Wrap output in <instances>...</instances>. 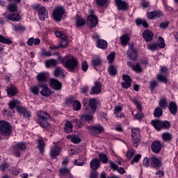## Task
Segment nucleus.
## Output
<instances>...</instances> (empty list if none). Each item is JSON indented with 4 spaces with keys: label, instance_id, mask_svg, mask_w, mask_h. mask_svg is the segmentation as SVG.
I'll return each instance as SVG.
<instances>
[{
    "label": "nucleus",
    "instance_id": "nucleus-1",
    "mask_svg": "<svg viewBox=\"0 0 178 178\" xmlns=\"http://www.w3.org/2000/svg\"><path fill=\"white\" fill-rule=\"evenodd\" d=\"M62 63L69 72H74L79 67V60L73 56L63 58Z\"/></svg>",
    "mask_w": 178,
    "mask_h": 178
},
{
    "label": "nucleus",
    "instance_id": "nucleus-2",
    "mask_svg": "<svg viewBox=\"0 0 178 178\" xmlns=\"http://www.w3.org/2000/svg\"><path fill=\"white\" fill-rule=\"evenodd\" d=\"M82 104L84 106L86 112H88V108H90L92 112H95V111H97V99H95V98H84Z\"/></svg>",
    "mask_w": 178,
    "mask_h": 178
},
{
    "label": "nucleus",
    "instance_id": "nucleus-3",
    "mask_svg": "<svg viewBox=\"0 0 178 178\" xmlns=\"http://www.w3.org/2000/svg\"><path fill=\"white\" fill-rule=\"evenodd\" d=\"M152 124L158 131L161 129H170V122L168 121H161L159 120H152Z\"/></svg>",
    "mask_w": 178,
    "mask_h": 178
},
{
    "label": "nucleus",
    "instance_id": "nucleus-4",
    "mask_svg": "<svg viewBox=\"0 0 178 178\" xmlns=\"http://www.w3.org/2000/svg\"><path fill=\"white\" fill-rule=\"evenodd\" d=\"M131 133L133 145L134 147H138L140 144V140H141V136L140 135V129L132 128Z\"/></svg>",
    "mask_w": 178,
    "mask_h": 178
},
{
    "label": "nucleus",
    "instance_id": "nucleus-5",
    "mask_svg": "<svg viewBox=\"0 0 178 178\" xmlns=\"http://www.w3.org/2000/svg\"><path fill=\"white\" fill-rule=\"evenodd\" d=\"M10 124L5 120L0 121V131L3 136H9L10 134Z\"/></svg>",
    "mask_w": 178,
    "mask_h": 178
},
{
    "label": "nucleus",
    "instance_id": "nucleus-6",
    "mask_svg": "<svg viewBox=\"0 0 178 178\" xmlns=\"http://www.w3.org/2000/svg\"><path fill=\"white\" fill-rule=\"evenodd\" d=\"M150 167L153 169H161L162 168V161L159 159L156 156H152L149 158Z\"/></svg>",
    "mask_w": 178,
    "mask_h": 178
},
{
    "label": "nucleus",
    "instance_id": "nucleus-7",
    "mask_svg": "<svg viewBox=\"0 0 178 178\" xmlns=\"http://www.w3.org/2000/svg\"><path fill=\"white\" fill-rule=\"evenodd\" d=\"M56 37L60 38V47L66 48L67 45H69V42H67V36L66 35L62 33V32L57 31L55 33Z\"/></svg>",
    "mask_w": 178,
    "mask_h": 178
},
{
    "label": "nucleus",
    "instance_id": "nucleus-8",
    "mask_svg": "<svg viewBox=\"0 0 178 178\" xmlns=\"http://www.w3.org/2000/svg\"><path fill=\"white\" fill-rule=\"evenodd\" d=\"M63 15H65V10L62 7H57L53 10V18L56 22H60Z\"/></svg>",
    "mask_w": 178,
    "mask_h": 178
},
{
    "label": "nucleus",
    "instance_id": "nucleus-9",
    "mask_svg": "<svg viewBox=\"0 0 178 178\" xmlns=\"http://www.w3.org/2000/svg\"><path fill=\"white\" fill-rule=\"evenodd\" d=\"M127 56L131 59V60H137V56H138V53L137 49L134 48V44H131L129 45V48L127 51Z\"/></svg>",
    "mask_w": 178,
    "mask_h": 178
},
{
    "label": "nucleus",
    "instance_id": "nucleus-10",
    "mask_svg": "<svg viewBox=\"0 0 178 178\" xmlns=\"http://www.w3.org/2000/svg\"><path fill=\"white\" fill-rule=\"evenodd\" d=\"M165 48V40H163V38L162 37H159V44H157L156 43H152L150 44L147 45L148 49L149 51H155L156 48Z\"/></svg>",
    "mask_w": 178,
    "mask_h": 178
},
{
    "label": "nucleus",
    "instance_id": "nucleus-11",
    "mask_svg": "<svg viewBox=\"0 0 178 178\" xmlns=\"http://www.w3.org/2000/svg\"><path fill=\"white\" fill-rule=\"evenodd\" d=\"M166 76H168V68L166 67H162L160 69V74H157V80L162 83H168Z\"/></svg>",
    "mask_w": 178,
    "mask_h": 178
},
{
    "label": "nucleus",
    "instance_id": "nucleus-12",
    "mask_svg": "<svg viewBox=\"0 0 178 178\" xmlns=\"http://www.w3.org/2000/svg\"><path fill=\"white\" fill-rule=\"evenodd\" d=\"M35 9L38 10V15H39V19L42 22H44L47 17H48V11H47V8L45 7H40V6H36Z\"/></svg>",
    "mask_w": 178,
    "mask_h": 178
},
{
    "label": "nucleus",
    "instance_id": "nucleus-13",
    "mask_svg": "<svg viewBox=\"0 0 178 178\" xmlns=\"http://www.w3.org/2000/svg\"><path fill=\"white\" fill-rule=\"evenodd\" d=\"M86 129L90 134H99L100 133H102V131L104 130V127L99 124L93 127L89 126L87 127Z\"/></svg>",
    "mask_w": 178,
    "mask_h": 178
},
{
    "label": "nucleus",
    "instance_id": "nucleus-14",
    "mask_svg": "<svg viewBox=\"0 0 178 178\" xmlns=\"http://www.w3.org/2000/svg\"><path fill=\"white\" fill-rule=\"evenodd\" d=\"M66 103L67 105H72L74 111H80L81 109V103L73 98L67 99Z\"/></svg>",
    "mask_w": 178,
    "mask_h": 178
},
{
    "label": "nucleus",
    "instance_id": "nucleus-15",
    "mask_svg": "<svg viewBox=\"0 0 178 178\" xmlns=\"http://www.w3.org/2000/svg\"><path fill=\"white\" fill-rule=\"evenodd\" d=\"M87 20L89 29H92V27H95L98 24V18L95 15H89Z\"/></svg>",
    "mask_w": 178,
    "mask_h": 178
},
{
    "label": "nucleus",
    "instance_id": "nucleus-16",
    "mask_svg": "<svg viewBox=\"0 0 178 178\" xmlns=\"http://www.w3.org/2000/svg\"><path fill=\"white\" fill-rule=\"evenodd\" d=\"M123 82L121 83L122 88H130L131 87V78L127 74L122 75Z\"/></svg>",
    "mask_w": 178,
    "mask_h": 178
},
{
    "label": "nucleus",
    "instance_id": "nucleus-17",
    "mask_svg": "<svg viewBox=\"0 0 178 178\" xmlns=\"http://www.w3.org/2000/svg\"><path fill=\"white\" fill-rule=\"evenodd\" d=\"M39 88H42V90L40 91L41 95L43 97H49L51 94H52V91L49 90V88H48V85L43 84L41 85V83H39Z\"/></svg>",
    "mask_w": 178,
    "mask_h": 178
},
{
    "label": "nucleus",
    "instance_id": "nucleus-18",
    "mask_svg": "<svg viewBox=\"0 0 178 178\" xmlns=\"http://www.w3.org/2000/svg\"><path fill=\"white\" fill-rule=\"evenodd\" d=\"M102 85L99 82H95V86L91 88L90 95H98L101 92Z\"/></svg>",
    "mask_w": 178,
    "mask_h": 178
},
{
    "label": "nucleus",
    "instance_id": "nucleus-19",
    "mask_svg": "<svg viewBox=\"0 0 178 178\" xmlns=\"http://www.w3.org/2000/svg\"><path fill=\"white\" fill-rule=\"evenodd\" d=\"M36 79L38 81V87L40 86V84L41 85L47 84V74H45V72L39 73L37 75Z\"/></svg>",
    "mask_w": 178,
    "mask_h": 178
},
{
    "label": "nucleus",
    "instance_id": "nucleus-20",
    "mask_svg": "<svg viewBox=\"0 0 178 178\" xmlns=\"http://www.w3.org/2000/svg\"><path fill=\"white\" fill-rule=\"evenodd\" d=\"M50 87L54 88V90H59L62 88V83H60L58 79H50Z\"/></svg>",
    "mask_w": 178,
    "mask_h": 178
},
{
    "label": "nucleus",
    "instance_id": "nucleus-21",
    "mask_svg": "<svg viewBox=\"0 0 178 178\" xmlns=\"http://www.w3.org/2000/svg\"><path fill=\"white\" fill-rule=\"evenodd\" d=\"M16 108L17 112L19 113L20 115H22L24 118L29 119V118L31 117V113L27 111V108L22 106H17Z\"/></svg>",
    "mask_w": 178,
    "mask_h": 178
},
{
    "label": "nucleus",
    "instance_id": "nucleus-22",
    "mask_svg": "<svg viewBox=\"0 0 178 178\" xmlns=\"http://www.w3.org/2000/svg\"><path fill=\"white\" fill-rule=\"evenodd\" d=\"M162 149V144L159 140H156L152 144V150L155 154H158L159 151Z\"/></svg>",
    "mask_w": 178,
    "mask_h": 178
},
{
    "label": "nucleus",
    "instance_id": "nucleus-23",
    "mask_svg": "<svg viewBox=\"0 0 178 178\" xmlns=\"http://www.w3.org/2000/svg\"><path fill=\"white\" fill-rule=\"evenodd\" d=\"M115 4L118 6V10H126L127 9V3L122 0H115Z\"/></svg>",
    "mask_w": 178,
    "mask_h": 178
},
{
    "label": "nucleus",
    "instance_id": "nucleus-24",
    "mask_svg": "<svg viewBox=\"0 0 178 178\" xmlns=\"http://www.w3.org/2000/svg\"><path fill=\"white\" fill-rule=\"evenodd\" d=\"M161 16H163V14L161 11H152L147 13V17L150 19H158V17H161Z\"/></svg>",
    "mask_w": 178,
    "mask_h": 178
},
{
    "label": "nucleus",
    "instance_id": "nucleus-25",
    "mask_svg": "<svg viewBox=\"0 0 178 178\" xmlns=\"http://www.w3.org/2000/svg\"><path fill=\"white\" fill-rule=\"evenodd\" d=\"M59 154H60V147L58 146H54L51 148L50 156L51 158H56V156H59Z\"/></svg>",
    "mask_w": 178,
    "mask_h": 178
},
{
    "label": "nucleus",
    "instance_id": "nucleus-26",
    "mask_svg": "<svg viewBox=\"0 0 178 178\" xmlns=\"http://www.w3.org/2000/svg\"><path fill=\"white\" fill-rule=\"evenodd\" d=\"M7 19L8 20H11V22H20L22 19V15H19V13H13L8 15Z\"/></svg>",
    "mask_w": 178,
    "mask_h": 178
},
{
    "label": "nucleus",
    "instance_id": "nucleus-27",
    "mask_svg": "<svg viewBox=\"0 0 178 178\" xmlns=\"http://www.w3.org/2000/svg\"><path fill=\"white\" fill-rule=\"evenodd\" d=\"M143 35L145 41H152L154 33H152V31L147 29L143 32Z\"/></svg>",
    "mask_w": 178,
    "mask_h": 178
},
{
    "label": "nucleus",
    "instance_id": "nucleus-28",
    "mask_svg": "<svg viewBox=\"0 0 178 178\" xmlns=\"http://www.w3.org/2000/svg\"><path fill=\"white\" fill-rule=\"evenodd\" d=\"M72 123H73V122H72V120H71V122L70 121L65 122L64 131L67 134H69L72 133V131H73V124H72Z\"/></svg>",
    "mask_w": 178,
    "mask_h": 178
},
{
    "label": "nucleus",
    "instance_id": "nucleus-29",
    "mask_svg": "<svg viewBox=\"0 0 178 178\" xmlns=\"http://www.w3.org/2000/svg\"><path fill=\"white\" fill-rule=\"evenodd\" d=\"M101 166V161L98 159H93L90 162V168L92 170H97Z\"/></svg>",
    "mask_w": 178,
    "mask_h": 178
},
{
    "label": "nucleus",
    "instance_id": "nucleus-30",
    "mask_svg": "<svg viewBox=\"0 0 178 178\" xmlns=\"http://www.w3.org/2000/svg\"><path fill=\"white\" fill-rule=\"evenodd\" d=\"M6 91L8 95H16L17 94V89L15 85H11L6 88Z\"/></svg>",
    "mask_w": 178,
    "mask_h": 178
},
{
    "label": "nucleus",
    "instance_id": "nucleus-31",
    "mask_svg": "<svg viewBox=\"0 0 178 178\" xmlns=\"http://www.w3.org/2000/svg\"><path fill=\"white\" fill-rule=\"evenodd\" d=\"M55 77H65V70L61 67H57L54 72Z\"/></svg>",
    "mask_w": 178,
    "mask_h": 178
},
{
    "label": "nucleus",
    "instance_id": "nucleus-32",
    "mask_svg": "<svg viewBox=\"0 0 178 178\" xmlns=\"http://www.w3.org/2000/svg\"><path fill=\"white\" fill-rule=\"evenodd\" d=\"M40 42H41V40H40V38H31L28 40L27 44L29 47H33V45H39Z\"/></svg>",
    "mask_w": 178,
    "mask_h": 178
},
{
    "label": "nucleus",
    "instance_id": "nucleus-33",
    "mask_svg": "<svg viewBox=\"0 0 178 178\" xmlns=\"http://www.w3.org/2000/svg\"><path fill=\"white\" fill-rule=\"evenodd\" d=\"M76 26V27H83L86 24V21L81 17L76 15L75 17Z\"/></svg>",
    "mask_w": 178,
    "mask_h": 178
},
{
    "label": "nucleus",
    "instance_id": "nucleus-34",
    "mask_svg": "<svg viewBox=\"0 0 178 178\" xmlns=\"http://www.w3.org/2000/svg\"><path fill=\"white\" fill-rule=\"evenodd\" d=\"M169 111L172 115H176L177 113V106L175 102H170Z\"/></svg>",
    "mask_w": 178,
    "mask_h": 178
},
{
    "label": "nucleus",
    "instance_id": "nucleus-35",
    "mask_svg": "<svg viewBox=\"0 0 178 178\" xmlns=\"http://www.w3.org/2000/svg\"><path fill=\"white\" fill-rule=\"evenodd\" d=\"M97 48H101V49H106L108 47V42L106 41L100 39L97 40Z\"/></svg>",
    "mask_w": 178,
    "mask_h": 178
},
{
    "label": "nucleus",
    "instance_id": "nucleus-36",
    "mask_svg": "<svg viewBox=\"0 0 178 178\" xmlns=\"http://www.w3.org/2000/svg\"><path fill=\"white\" fill-rule=\"evenodd\" d=\"M38 148L41 154H44V148H45V142H44V140L39 139L38 140Z\"/></svg>",
    "mask_w": 178,
    "mask_h": 178
},
{
    "label": "nucleus",
    "instance_id": "nucleus-37",
    "mask_svg": "<svg viewBox=\"0 0 178 178\" xmlns=\"http://www.w3.org/2000/svg\"><path fill=\"white\" fill-rule=\"evenodd\" d=\"M37 116L41 119V120H47L49 119V114L44 112V111H39L37 113Z\"/></svg>",
    "mask_w": 178,
    "mask_h": 178
},
{
    "label": "nucleus",
    "instance_id": "nucleus-38",
    "mask_svg": "<svg viewBox=\"0 0 178 178\" xmlns=\"http://www.w3.org/2000/svg\"><path fill=\"white\" fill-rule=\"evenodd\" d=\"M129 41H130V37L129 34H125L120 37L121 45H126Z\"/></svg>",
    "mask_w": 178,
    "mask_h": 178
},
{
    "label": "nucleus",
    "instance_id": "nucleus-39",
    "mask_svg": "<svg viewBox=\"0 0 178 178\" xmlns=\"http://www.w3.org/2000/svg\"><path fill=\"white\" fill-rule=\"evenodd\" d=\"M136 23L137 26H143V27H145V29H147V27H148V23L147 22V21L145 19H136Z\"/></svg>",
    "mask_w": 178,
    "mask_h": 178
},
{
    "label": "nucleus",
    "instance_id": "nucleus-40",
    "mask_svg": "<svg viewBox=\"0 0 178 178\" xmlns=\"http://www.w3.org/2000/svg\"><path fill=\"white\" fill-rule=\"evenodd\" d=\"M0 42H1V44H6L7 45H9L12 44L13 42L10 38L8 37L5 38L3 35H0Z\"/></svg>",
    "mask_w": 178,
    "mask_h": 178
},
{
    "label": "nucleus",
    "instance_id": "nucleus-41",
    "mask_svg": "<svg viewBox=\"0 0 178 178\" xmlns=\"http://www.w3.org/2000/svg\"><path fill=\"white\" fill-rule=\"evenodd\" d=\"M56 60L55 59H51L45 61L46 67H51V66L54 67L56 66Z\"/></svg>",
    "mask_w": 178,
    "mask_h": 178
},
{
    "label": "nucleus",
    "instance_id": "nucleus-42",
    "mask_svg": "<svg viewBox=\"0 0 178 178\" xmlns=\"http://www.w3.org/2000/svg\"><path fill=\"white\" fill-rule=\"evenodd\" d=\"M99 158V161H101V162L102 163H108V156H106V154H104V153H100L99 155H98Z\"/></svg>",
    "mask_w": 178,
    "mask_h": 178
},
{
    "label": "nucleus",
    "instance_id": "nucleus-43",
    "mask_svg": "<svg viewBox=\"0 0 178 178\" xmlns=\"http://www.w3.org/2000/svg\"><path fill=\"white\" fill-rule=\"evenodd\" d=\"M26 148H27V147L26 146V144L24 143H17L15 147V150H17L19 149V151H24V149H26Z\"/></svg>",
    "mask_w": 178,
    "mask_h": 178
},
{
    "label": "nucleus",
    "instance_id": "nucleus-44",
    "mask_svg": "<svg viewBox=\"0 0 178 178\" xmlns=\"http://www.w3.org/2000/svg\"><path fill=\"white\" fill-rule=\"evenodd\" d=\"M172 134L168 132H165L162 134L163 141H172Z\"/></svg>",
    "mask_w": 178,
    "mask_h": 178
},
{
    "label": "nucleus",
    "instance_id": "nucleus-45",
    "mask_svg": "<svg viewBox=\"0 0 178 178\" xmlns=\"http://www.w3.org/2000/svg\"><path fill=\"white\" fill-rule=\"evenodd\" d=\"M102 64V60H101V58H95L91 60V65L92 66H94L95 67L97 66H101Z\"/></svg>",
    "mask_w": 178,
    "mask_h": 178
},
{
    "label": "nucleus",
    "instance_id": "nucleus-46",
    "mask_svg": "<svg viewBox=\"0 0 178 178\" xmlns=\"http://www.w3.org/2000/svg\"><path fill=\"white\" fill-rule=\"evenodd\" d=\"M162 113H163V111L160 107H157L154 109V115L155 118H161Z\"/></svg>",
    "mask_w": 178,
    "mask_h": 178
},
{
    "label": "nucleus",
    "instance_id": "nucleus-47",
    "mask_svg": "<svg viewBox=\"0 0 178 178\" xmlns=\"http://www.w3.org/2000/svg\"><path fill=\"white\" fill-rule=\"evenodd\" d=\"M108 72L111 76H115V74L118 73V70L115 66L111 65L108 67Z\"/></svg>",
    "mask_w": 178,
    "mask_h": 178
},
{
    "label": "nucleus",
    "instance_id": "nucleus-48",
    "mask_svg": "<svg viewBox=\"0 0 178 178\" xmlns=\"http://www.w3.org/2000/svg\"><path fill=\"white\" fill-rule=\"evenodd\" d=\"M58 173H60V176H65V175H69L70 173V170L67 168H62L59 169Z\"/></svg>",
    "mask_w": 178,
    "mask_h": 178
},
{
    "label": "nucleus",
    "instance_id": "nucleus-49",
    "mask_svg": "<svg viewBox=\"0 0 178 178\" xmlns=\"http://www.w3.org/2000/svg\"><path fill=\"white\" fill-rule=\"evenodd\" d=\"M7 9L10 12H17V5L16 3H10L7 6Z\"/></svg>",
    "mask_w": 178,
    "mask_h": 178
},
{
    "label": "nucleus",
    "instance_id": "nucleus-50",
    "mask_svg": "<svg viewBox=\"0 0 178 178\" xmlns=\"http://www.w3.org/2000/svg\"><path fill=\"white\" fill-rule=\"evenodd\" d=\"M81 120H85V122H90V120H92V115L90 114H83L81 116Z\"/></svg>",
    "mask_w": 178,
    "mask_h": 178
},
{
    "label": "nucleus",
    "instance_id": "nucleus-51",
    "mask_svg": "<svg viewBox=\"0 0 178 178\" xmlns=\"http://www.w3.org/2000/svg\"><path fill=\"white\" fill-rule=\"evenodd\" d=\"M39 124L41 126V127H43V129H48V127H49V123L45 120H39Z\"/></svg>",
    "mask_w": 178,
    "mask_h": 178
},
{
    "label": "nucleus",
    "instance_id": "nucleus-52",
    "mask_svg": "<svg viewBox=\"0 0 178 178\" xmlns=\"http://www.w3.org/2000/svg\"><path fill=\"white\" fill-rule=\"evenodd\" d=\"M19 105V102L17 100H12L8 103V106L10 109H15V106Z\"/></svg>",
    "mask_w": 178,
    "mask_h": 178
},
{
    "label": "nucleus",
    "instance_id": "nucleus-53",
    "mask_svg": "<svg viewBox=\"0 0 178 178\" xmlns=\"http://www.w3.org/2000/svg\"><path fill=\"white\" fill-rule=\"evenodd\" d=\"M71 141L74 144H79V143H81V139H80V138H79V135H76V136L74 135L72 137Z\"/></svg>",
    "mask_w": 178,
    "mask_h": 178
},
{
    "label": "nucleus",
    "instance_id": "nucleus-54",
    "mask_svg": "<svg viewBox=\"0 0 178 178\" xmlns=\"http://www.w3.org/2000/svg\"><path fill=\"white\" fill-rule=\"evenodd\" d=\"M72 123H76V127L77 129H81V127H83V122L79 120V119L72 120Z\"/></svg>",
    "mask_w": 178,
    "mask_h": 178
},
{
    "label": "nucleus",
    "instance_id": "nucleus-55",
    "mask_svg": "<svg viewBox=\"0 0 178 178\" xmlns=\"http://www.w3.org/2000/svg\"><path fill=\"white\" fill-rule=\"evenodd\" d=\"M9 169V164L6 162H3L0 164V170L5 172V170Z\"/></svg>",
    "mask_w": 178,
    "mask_h": 178
},
{
    "label": "nucleus",
    "instance_id": "nucleus-56",
    "mask_svg": "<svg viewBox=\"0 0 178 178\" xmlns=\"http://www.w3.org/2000/svg\"><path fill=\"white\" fill-rule=\"evenodd\" d=\"M122 111H123L122 106H116L114 108V115H115V117H118V115H120V113L122 112Z\"/></svg>",
    "mask_w": 178,
    "mask_h": 178
},
{
    "label": "nucleus",
    "instance_id": "nucleus-57",
    "mask_svg": "<svg viewBox=\"0 0 178 178\" xmlns=\"http://www.w3.org/2000/svg\"><path fill=\"white\" fill-rule=\"evenodd\" d=\"M159 106H161V108H163V109H165L167 106V104H166V98H163L162 97L160 101H159Z\"/></svg>",
    "mask_w": 178,
    "mask_h": 178
},
{
    "label": "nucleus",
    "instance_id": "nucleus-58",
    "mask_svg": "<svg viewBox=\"0 0 178 178\" xmlns=\"http://www.w3.org/2000/svg\"><path fill=\"white\" fill-rule=\"evenodd\" d=\"M38 88H39L38 86H34L31 87L30 90L35 95H38V94L40 92V90H38Z\"/></svg>",
    "mask_w": 178,
    "mask_h": 178
},
{
    "label": "nucleus",
    "instance_id": "nucleus-59",
    "mask_svg": "<svg viewBox=\"0 0 178 178\" xmlns=\"http://www.w3.org/2000/svg\"><path fill=\"white\" fill-rule=\"evenodd\" d=\"M13 27L15 31H24L26 30V27L22 25H14Z\"/></svg>",
    "mask_w": 178,
    "mask_h": 178
},
{
    "label": "nucleus",
    "instance_id": "nucleus-60",
    "mask_svg": "<svg viewBox=\"0 0 178 178\" xmlns=\"http://www.w3.org/2000/svg\"><path fill=\"white\" fill-rule=\"evenodd\" d=\"M108 0H95L96 3L98 6H104L106 5Z\"/></svg>",
    "mask_w": 178,
    "mask_h": 178
},
{
    "label": "nucleus",
    "instance_id": "nucleus-61",
    "mask_svg": "<svg viewBox=\"0 0 178 178\" xmlns=\"http://www.w3.org/2000/svg\"><path fill=\"white\" fill-rule=\"evenodd\" d=\"M107 59L109 63H112L113 60H115V52H111L108 56Z\"/></svg>",
    "mask_w": 178,
    "mask_h": 178
},
{
    "label": "nucleus",
    "instance_id": "nucleus-62",
    "mask_svg": "<svg viewBox=\"0 0 178 178\" xmlns=\"http://www.w3.org/2000/svg\"><path fill=\"white\" fill-rule=\"evenodd\" d=\"M41 55L42 56H52V53H51L49 51H45L44 49H42Z\"/></svg>",
    "mask_w": 178,
    "mask_h": 178
},
{
    "label": "nucleus",
    "instance_id": "nucleus-63",
    "mask_svg": "<svg viewBox=\"0 0 178 178\" xmlns=\"http://www.w3.org/2000/svg\"><path fill=\"white\" fill-rule=\"evenodd\" d=\"M156 86H158V83H156V81L153 80V81H150L151 91H154V89L155 88V87H156Z\"/></svg>",
    "mask_w": 178,
    "mask_h": 178
},
{
    "label": "nucleus",
    "instance_id": "nucleus-64",
    "mask_svg": "<svg viewBox=\"0 0 178 178\" xmlns=\"http://www.w3.org/2000/svg\"><path fill=\"white\" fill-rule=\"evenodd\" d=\"M109 163H110V168L111 169H113V170H117V169L119 168V165L113 163V161H110Z\"/></svg>",
    "mask_w": 178,
    "mask_h": 178
}]
</instances>
